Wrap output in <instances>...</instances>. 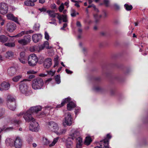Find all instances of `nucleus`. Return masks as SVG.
<instances>
[{"label":"nucleus","mask_w":148,"mask_h":148,"mask_svg":"<svg viewBox=\"0 0 148 148\" xmlns=\"http://www.w3.org/2000/svg\"><path fill=\"white\" fill-rule=\"evenodd\" d=\"M32 87L34 90L40 89L44 85L43 81L40 77L34 79L32 82Z\"/></svg>","instance_id":"f257e3e1"},{"label":"nucleus","mask_w":148,"mask_h":148,"mask_svg":"<svg viewBox=\"0 0 148 148\" xmlns=\"http://www.w3.org/2000/svg\"><path fill=\"white\" fill-rule=\"evenodd\" d=\"M7 105L8 108L14 111L16 108V104L15 98L11 95H8L7 97Z\"/></svg>","instance_id":"f03ea898"},{"label":"nucleus","mask_w":148,"mask_h":148,"mask_svg":"<svg viewBox=\"0 0 148 148\" xmlns=\"http://www.w3.org/2000/svg\"><path fill=\"white\" fill-rule=\"evenodd\" d=\"M27 79H25L21 82L19 85V89L21 92L24 94L25 95H29V91L28 90V87L25 81H28Z\"/></svg>","instance_id":"7ed1b4c3"},{"label":"nucleus","mask_w":148,"mask_h":148,"mask_svg":"<svg viewBox=\"0 0 148 148\" xmlns=\"http://www.w3.org/2000/svg\"><path fill=\"white\" fill-rule=\"evenodd\" d=\"M38 61L37 57L34 54H31L28 57V64L30 66H35Z\"/></svg>","instance_id":"20e7f679"},{"label":"nucleus","mask_w":148,"mask_h":148,"mask_svg":"<svg viewBox=\"0 0 148 148\" xmlns=\"http://www.w3.org/2000/svg\"><path fill=\"white\" fill-rule=\"evenodd\" d=\"M72 123V120L71 117V115L70 113L68 112L65 114V115L64 120L63 121V125L70 126Z\"/></svg>","instance_id":"39448f33"},{"label":"nucleus","mask_w":148,"mask_h":148,"mask_svg":"<svg viewBox=\"0 0 148 148\" xmlns=\"http://www.w3.org/2000/svg\"><path fill=\"white\" fill-rule=\"evenodd\" d=\"M31 41V36L29 35L25 36L24 37L18 40V42L23 46H25L29 44Z\"/></svg>","instance_id":"423d86ee"},{"label":"nucleus","mask_w":148,"mask_h":148,"mask_svg":"<svg viewBox=\"0 0 148 148\" xmlns=\"http://www.w3.org/2000/svg\"><path fill=\"white\" fill-rule=\"evenodd\" d=\"M32 114L29 110L25 112L23 117L26 122H31L35 121V119L32 116Z\"/></svg>","instance_id":"0eeeda50"},{"label":"nucleus","mask_w":148,"mask_h":148,"mask_svg":"<svg viewBox=\"0 0 148 148\" xmlns=\"http://www.w3.org/2000/svg\"><path fill=\"white\" fill-rule=\"evenodd\" d=\"M8 5L5 3H0V13L2 14H6L8 12Z\"/></svg>","instance_id":"6e6552de"},{"label":"nucleus","mask_w":148,"mask_h":148,"mask_svg":"<svg viewBox=\"0 0 148 148\" xmlns=\"http://www.w3.org/2000/svg\"><path fill=\"white\" fill-rule=\"evenodd\" d=\"M29 130L32 131L37 132L39 129L38 123L35 121H32L30 123L29 126Z\"/></svg>","instance_id":"1a4fd4ad"},{"label":"nucleus","mask_w":148,"mask_h":148,"mask_svg":"<svg viewBox=\"0 0 148 148\" xmlns=\"http://www.w3.org/2000/svg\"><path fill=\"white\" fill-rule=\"evenodd\" d=\"M14 146L16 148H21L22 145V140L21 138L17 137L14 141Z\"/></svg>","instance_id":"9d476101"},{"label":"nucleus","mask_w":148,"mask_h":148,"mask_svg":"<svg viewBox=\"0 0 148 148\" xmlns=\"http://www.w3.org/2000/svg\"><path fill=\"white\" fill-rule=\"evenodd\" d=\"M42 36L40 34H35L32 36V39L35 43H37L42 38Z\"/></svg>","instance_id":"9b49d317"},{"label":"nucleus","mask_w":148,"mask_h":148,"mask_svg":"<svg viewBox=\"0 0 148 148\" xmlns=\"http://www.w3.org/2000/svg\"><path fill=\"white\" fill-rule=\"evenodd\" d=\"M7 30L10 32H13L15 29V26L13 23H8L6 26Z\"/></svg>","instance_id":"f8f14e48"},{"label":"nucleus","mask_w":148,"mask_h":148,"mask_svg":"<svg viewBox=\"0 0 148 148\" xmlns=\"http://www.w3.org/2000/svg\"><path fill=\"white\" fill-rule=\"evenodd\" d=\"M52 60L50 58L45 59L44 61V66L46 68H49L52 65Z\"/></svg>","instance_id":"ddd939ff"},{"label":"nucleus","mask_w":148,"mask_h":148,"mask_svg":"<svg viewBox=\"0 0 148 148\" xmlns=\"http://www.w3.org/2000/svg\"><path fill=\"white\" fill-rule=\"evenodd\" d=\"M50 141L47 138H43V143L45 145H49L50 147H52L56 144V138H54L51 144H49Z\"/></svg>","instance_id":"4468645a"},{"label":"nucleus","mask_w":148,"mask_h":148,"mask_svg":"<svg viewBox=\"0 0 148 148\" xmlns=\"http://www.w3.org/2000/svg\"><path fill=\"white\" fill-rule=\"evenodd\" d=\"M41 107L40 106H37L31 107L29 110L32 113L34 112H37L41 109Z\"/></svg>","instance_id":"2eb2a0df"},{"label":"nucleus","mask_w":148,"mask_h":148,"mask_svg":"<svg viewBox=\"0 0 148 148\" xmlns=\"http://www.w3.org/2000/svg\"><path fill=\"white\" fill-rule=\"evenodd\" d=\"M1 86L2 87L3 90H7L10 87V84L8 82H4L1 84Z\"/></svg>","instance_id":"dca6fc26"},{"label":"nucleus","mask_w":148,"mask_h":148,"mask_svg":"<svg viewBox=\"0 0 148 148\" xmlns=\"http://www.w3.org/2000/svg\"><path fill=\"white\" fill-rule=\"evenodd\" d=\"M17 71V69L16 68L12 67L8 69V73L10 75L12 76L16 73Z\"/></svg>","instance_id":"f3484780"},{"label":"nucleus","mask_w":148,"mask_h":148,"mask_svg":"<svg viewBox=\"0 0 148 148\" xmlns=\"http://www.w3.org/2000/svg\"><path fill=\"white\" fill-rule=\"evenodd\" d=\"M56 123L53 121H50L49 123L48 127L50 130L52 131L55 132L56 129Z\"/></svg>","instance_id":"a211bd4d"},{"label":"nucleus","mask_w":148,"mask_h":148,"mask_svg":"<svg viewBox=\"0 0 148 148\" xmlns=\"http://www.w3.org/2000/svg\"><path fill=\"white\" fill-rule=\"evenodd\" d=\"M14 140L9 138L6 139L5 140V143L7 146H10L11 147H13L14 145Z\"/></svg>","instance_id":"6ab92c4d"},{"label":"nucleus","mask_w":148,"mask_h":148,"mask_svg":"<svg viewBox=\"0 0 148 148\" xmlns=\"http://www.w3.org/2000/svg\"><path fill=\"white\" fill-rule=\"evenodd\" d=\"M6 16L8 19L12 20L16 23L18 22L17 18L14 17L12 14H8Z\"/></svg>","instance_id":"aec40b11"},{"label":"nucleus","mask_w":148,"mask_h":148,"mask_svg":"<svg viewBox=\"0 0 148 148\" xmlns=\"http://www.w3.org/2000/svg\"><path fill=\"white\" fill-rule=\"evenodd\" d=\"M74 138H68L66 142V145L68 148H70L72 145V140H73Z\"/></svg>","instance_id":"412c9836"},{"label":"nucleus","mask_w":148,"mask_h":148,"mask_svg":"<svg viewBox=\"0 0 148 148\" xmlns=\"http://www.w3.org/2000/svg\"><path fill=\"white\" fill-rule=\"evenodd\" d=\"M5 122H7L8 123L10 122L12 123L17 124H19V121L18 120H15L14 119H13L11 120L10 118H8L6 119L5 120Z\"/></svg>","instance_id":"4be33fe9"},{"label":"nucleus","mask_w":148,"mask_h":148,"mask_svg":"<svg viewBox=\"0 0 148 148\" xmlns=\"http://www.w3.org/2000/svg\"><path fill=\"white\" fill-rule=\"evenodd\" d=\"M76 106L75 104L72 102H69L67 105V108L68 110H71Z\"/></svg>","instance_id":"5701e85b"},{"label":"nucleus","mask_w":148,"mask_h":148,"mask_svg":"<svg viewBox=\"0 0 148 148\" xmlns=\"http://www.w3.org/2000/svg\"><path fill=\"white\" fill-rule=\"evenodd\" d=\"M8 39L7 37L4 35L0 36V42L3 43L6 42Z\"/></svg>","instance_id":"b1692460"},{"label":"nucleus","mask_w":148,"mask_h":148,"mask_svg":"<svg viewBox=\"0 0 148 148\" xmlns=\"http://www.w3.org/2000/svg\"><path fill=\"white\" fill-rule=\"evenodd\" d=\"M71 136L74 139L76 138V137H78L79 135V132L77 130H72V133L71 134Z\"/></svg>","instance_id":"393cba45"},{"label":"nucleus","mask_w":148,"mask_h":148,"mask_svg":"<svg viewBox=\"0 0 148 148\" xmlns=\"http://www.w3.org/2000/svg\"><path fill=\"white\" fill-rule=\"evenodd\" d=\"M45 47L48 49H50L52 48L51 47H49V42L47 41L45 42L43 45L41 46L40 48L42 49H43Z\"/></svg>","instance_id":"a878e982"},{"label":"nucleus","mask_w":148,"mask_h":148,"mask_svg":"<svg viewBox=\"0 0 148 148\" xmlns=\"http://www.w3.org/2000/svg\"><path fill=\"white\" fill-rule=\"evenodd\" d=\"M47 12L48 13L49 16L50 17L54 18L56 16V13L54 10H47Z\"/></svg>","instance_id":"bb28decb"},{"label":"nucleus","mask_w":148,"mask_h":148,"mask_svg":"<svg viewBox=\"0 0 148 148\" xmlns=\"http://www.w3.org/2000/svg\"><path fill=\"white\" fill-rule=\"evenodd\" d=\"M92 141V140L91 137L90 136H87L86 138L84 143L86 145H89Z\"/></svg>","instance_id":"cd10ccee"},{"label":"nucleus","mask_w":148,"mask_h":148,"mask_svg":"<svg viewBox=\"0 0 148 148\" xmlns=\"http://www.w3.org/2000/svg\"><path fill=\"white\" fill-rule=\"evenodd\" d=\"M24 4L25 5L27 6H33L35 5L34 3H33L29 0L25 1L24 2Z\"/></svg>","instance_id":"c85d7f7f"},{"label":"nucleus","mask_w":148,"mask_h":148,"mask_svg":"<svg viewBox=\"0 0 148 148\" xmlns=\"http://www.w3.org/2000/svg\"><path fill=\"white\" fill-rule=\"evenodd\" d=\"M79 14L78 12H76L75 10L73 9H72L71 10V15L72 17H74L76 16L77 15Z\"/></svg>","instance_id":"c756f323"},{"label":"nucleus","mask_w":148,"mask_h":148,"mask_svg":"<svg viewBox=\"0 0 148 148\" xmlns=\"http://www.w3.org/2000/svg\"><path fill=\"white\" fill-rule=\"evenodd\" d=\"M104 144V147L105 148H110L108 146L109 141L108 140L104 139L101 141Z\"/></svg>","instance_id":"7c9ffc66"},{"label":"nucleus","mask_w":148,"mask_h":148,"mask_svg":"<svg viewBox=\"0 0 148 148\" xmlns=\"http://www.w3.org/2000/svg\"><path fill=\"white\" fill-rule=\"evenodd\" d=\"M4 45L10 47H15V44L14 42H8L5 43Z\"/></svg>","instance_id":"2f4dec72"},{"label":"nucleus","mask_w":148,"mask_h":148,"mask_svg":"<svg viewBox=\"0 0 148 148\" xmlns=\"http://www.w3.org/2000/svg\"><path fill=\"white\" fill-rule=\"evenodd\" d=\"M22 77V76L21 75H20L14 77L12 79V80L14 82H17Z\"/></svg>","instance_id":"473e14b6"},{"label":"nucleus","mask_w":148,"mask_h":148,"mask_svg":"<svg viewBox=\"0 0 148 148\" xmlns=\"http://www.w3.org/2000/svg\"><path fill=\"white\" fill-rule=\"evenodd\" d=\"M24 34H26L25 31H22L17 35L12 36V37H20Z\"/></svg>","instance_id":"72a5a7b5"},{"label":"nucleus","mask_w":148,"mask_h":148,"mask_svg":"<svg viewBox=\"0 0 148 148\" xmlns=\"http://www.w3.org/2000/svg\"><path fill=\"white\" fill-rule=\"evenodd\" d=\"M124 6L126 10L127 11L131 10L132 8V5H128L127 4H125Z\"/></svg>","instance_id":"f704fd0d"},{"label":"nucleus","mask_w":148,"mask_h":148,"mask_svg":"<svg viewBox=\"0 0 148 148\" xmlns=\"http://www.w3.org/2000/svg\"><path fill=\"white\" fill-rule=\"evenodd\" d=\"M47 72L48 73V75H49L51 76H53L55 73L56 71H53L52 70H51L50 71H47Z\"/></svg>","instance_id":"c9c22d12"},{"label":"nucleus","mask_w":148,"mask_h":148,"mask_svg":"<svg viewBox=\"0 0 148 148\" xmlns=\"http://www.w3.org/2000/svg\"><path fill=\"white\" fill-rule=\"evenodd\" d=\"M64 9V4L62 3L58 8V9L60 12H62Z\"/></svg>","instance_id":"e433bc0d"},{"label":"nucleus","mask_w":148,"mask_h":148,"mask_svg":"<svg viewBox=\"0 0 148 148\" xmlns=\"http://www.w3.org/2000/svg\"><path fill=\"white\" fill-rule=\"evenodd\" d=\"M40 27L39 24L37 23L34 25L33 27V29L35 31H37L39 30Z\"/></svg>","instance_id":"4c0bfd02"},{"label":"nucleus","mask_w":148,"mask_h":148,"mask_svg":"<svg viewBox=\"0 0 148 148\" xmlns=\"http://www.w3.org/2000/svg\"><path fill=\"white\" fill-rule=\"evenodd\" d=\"M60 82V75H57L56 76V83L59 84Z\"/></svg>","instance_id":"58836bf2"},{"label":"nucleus","mask_w":148,"mask_h":148,"mask_svg":"<svg viewBox=\"0 0 148 148\" xmlns=\"http://www.w3.org/2000/svg\"><path fill=\"white\" fill-rule=\"evenodd\" d=\"M19 59L20 62L22 63L25 64L27 62L25 58H19Z\"/></svg>","instance_id":"ea45409f"},{"label":"nucleus","mask_w":148,"mask_h":148,"mask_svg":"<svg viewBox=\"0 0 148 148\" xmlns=\"http://www.w3.org/2000/svg\"><path fill=\"white\" fill-rule=\"evenodd\" d=\"M77 142L79 143V144H80L82 142V138L79 136L77 138H75Z\"/></svg>","instance_id":"a19ab883"},{"label":"nucleus","mask_w":148,"mask_h":148,"mask_svg":"<svg viewBox=\"0 0 148 148\" xmlns=\"http://www.w3.org/2000/svg\"><path fill=\"white\" fill-rule=\"evenodd\" d=\"M13 56V53L11 51H8L7 52L6 57L9 58V57L12 56Z\"/></svg>","instance_id":"79ce46f5"},{"label":"nucleus","mask_w":148,"mask_h":148,"mask_svg":"<svg viewBox=\"0 0 148 148\" xmlns=\"http://www.w3.org/2000/svg\"><path fill=\"white\" fill-rule=\"evenodd\" d=\"M56 15H57V18L60 21L62 20L63 16V15H61L59 13H56Z\"/></svg>","instance_id":"37998d69"},{"label":"nucleus","mask_w":148,"mask_h":148,"mask_svg":"<svg viewBox=\"0 0 148 148\" xmlns=\"http://www.w3.org/2000/svg\"><path fill=\"white\" fill-rule=\"evenodd\" d=\"M62 20H63L64 22H67L68 20L67 19V15H63Z\"/></svg>","instance_id":"c03bdc74"},{"label":"nucleus","mask_w":148,"mask_h":148,"mask_svg":"<svg viewBox=\"0 0 148 148\" xmlns=\"http://www.w3.org/2000/svg\"><path fill=\"white\" fill-rule=\"evenodd\" d=\"M45 38L47 40H48L49 39V35L48 33L47 32H45Z\"/></svg>","instance_id":"a18cd8bd"},{"label":"nucleus","mask_w":148,"mask_h":148,"mask_svg":"<svg viewBox=\"0 0 148 148\" xmlns=\"http://www.w3.org/2000/svg\"><path fill=\"white\" fill-rule=\"evenodd\" d=\"M76 25L77 27H78V28L82 27V26L80 22L79 21H77L76 22Z\"/></svg>","instance_id":"49530a36"},{"label":"nucleus","mask_w":148,"mask_h":148,"mask_svg":"<svg viewBox=\"0 0 148 148\" xmlns=\"http://www.w3.org/2000/svg\"><path fill=\"white\" fill-rule=\"evenodd\" d=\"M5 113V110L3 109L0 110V117H1Z\"/></svg>","instance_id":"de8ad7c7"},{"label":"nucleus","mask_w":148,"mask_h":148,"mask_svg":"<svg viewBox=\"0 0 148 148\" xmlns=\"http://www.w3.org/2000/svg\"><path fill=\"white\" fill-rule=\"evenodd\" d=\"M62 132L61 131V129L59 127H58L57 131H56V134L58 135H59L62 134Z\"/></svg>","instance_id":"09e8293b"},{"label":"nucleus","mask_w":148,"mask_h":148,"mask_svg":"<svg viewBox=\"0 0 148 148\" xmlns=\"http://www.w3.org/2000/svg\"><path fill=\"white\" fill-rule=\"evenodd\" d=\"M48 75V73L47 72L46 74H45L44 73H41L39 74V76L40 77H45L47 76Z\"/></svg>","instance_id":"8fccbe9b"},{"label":"nucleus","mask_w":148,"mask_h":148,"mask_svg":"<svg viewBox=\"0 0 148 148\" xmlns=\"http://www.w3.org/2000/svg\"><path fill=\"white\" fill-rule=\"evenodd\" d=\"M67 102L65 101L64 100V101L61 103V105H60L58 106L57 107L58 108L60 107L63 106L66 103H67Z\"/></svg>","instance_id":"3c124183"},{"label":"nucleus","mask_w":148,"mask_h":148,"mask_svg":"<svg viewBox=\"0 0 148 148\" xmlns=\"http://www.w3.org/2000/svg\"><path fill=\"white\" fill-rule=\"evenodd\" d=\"M104 2L106 6H109V2L108 0H104Z\"/></svg>","instance_id":"603ef678"},{"label":"nucleus","mask_w":148,"mask_h":148,"mask_svg":"<svg viewBox=\"0 0 148 148\" xmlns=\"http://www.w3.org/2000/svg\"><path fill=\"white\" fill-rule=\"evenodd\" d=\"M25 53L24 52H21L20 54V58H25Z\"/></svg>","instance_id":"864d4df0"},{"label":"nucleus","mask_w":148,"mask_h":148,"mask_svg":"<svg viewBox=\"0 0 148 148\" xmlns=\"http://www.w3.org/2000/svg\"><path fill=\"white\" fill-rule=\"evenodd\" d=\"M51 19V21L49 22V23L51 24H55L56 23V20L54 18H53Z\"/></svg>","instance_id":"5fc2aeb1"},{"label":"nucleus","mask_w":148,"mask_h":148,"mask_svg":"<svg viewBox=\"0 0 148 148\" xmlns=\"http://www.w3.org/2000/svg\"><path fill=\"white\" fill-rule=\"evenodd\" d=\"M37 72L36 71H35L32 70H30L27 72V73L28 74H35Z\"/></svg>","instance_id":"6e6d98bb"},{"label":"nucleus","mask_w":148,"mask_h":148,"mask_svg":"<svg viewBox=\"0 0 148 148\" xmlns=\"http://www.w3.org/2000/svg\"><path fill=\"white\" fill-rule=\"evenodd\" d=\"M52 78H49L45 81V83L46 84H48L52 80Z\"/></svg>","instance_id":"4d7b16f0"},{"label":"nucleus","mask_w":148,"mask_h":148,"mask_svg":"<svg viewBox=\"0 0 148 148\" xmlns=\"http://www.w3.org/2000/svg\"><path fill=\"white\" fill-rule=\"evenodd\" d=\"M67 26V24L66 23H64L63 24V27L61 28V29L62 30H65L64 28L66 27Z\"/></svg>","instance_id":"13d9d810"},{"label":"nucleus","mask_w":148,"mask_h":148,"mask_svg":"<svg viewBox=\"0 0 148 148\" xmlns=\"http://www.w3.org/2000/svg\"><path fill=\"white\" fill-rule=\"evenodd\" d=\"M0 20L2 21L1 23V25L2 26L4 24L5 20L3 19L1 16H0Z\"/></svg>","instance_id":"bf43d9fd"},{"label":"nucleus","mask_w":148,"mask_h":148,"mask_svg":"<svg viewBox=\"0 0 148 148\" xmlns=\"http://www.w3.org/2000/svg\"><path fill=\"white\" fill-rule=\"evenodd\" d=\"M47 110L45 109V110L44 112H42L41 113V115H40V116H38L39 117H41V116H42V115H44L45 114H47Z\"/></svg>","instance_id":"052dcab7"},{"label":"nucleus","mask_w":148,"mask_h":148,"mask_svg":"<svg viewBox=\"0 0 148 148\" xmlns=\"http://www.w3.org/2000/svg\"><path fill=\"white\" fill-rule=\"evenodd\" d=\"M34 32V31L32 30L25 31L26 34H28L32 33Z\"/></svg>","instance_id":"680f3d73"},{"label":"nucleus","mask_w":148,"mask_h":148,"mask_svg":"<svg viewBox=\"0 0 148 148\" xmlns=\"http://www.w3.org/2000/svg\"><path fill=\"white\" fill-rule=\"evenodd\" d=\"M71 99L69 97H67L66 99H65L64 100L65 101L67 102V103H69L70 102V101H71Z\"/></svg>","instance_id":"e2e57ef3"},{"label":"nucleus","mask_w":148,"mask_h":148,"mask_svg":"<svg viewBox=\"0 0 148 148\" xmlns=\"http://www.w3.org/2000/svg\"><path fill=\"white\" fill-rule=\"evenodd\" d=\"M25 112H21L20 113L17 114L16 116H18V117H19L22 115H23H23L24 114Z\"/></svg>","instance_id":"0e129e2a"},{"label":"nucleus","mask_w":148,"mask_h":148,"mask_svg":"<svg viewBox=\"0 0 148 148\" xmlns=\"http://www.w3.org/2000/svg\"><path fill=\"white\" fill-rule=\"evenodd\" d=\"M50 8L51 9H53L56 8V5L54 4H52L51 5Z\"/></svg>","instance_id":"69168bd1"},{"label":"nucleus","mask_w":148,"mask_h":148,"mask_svg":"<svg viewBox=\"0 0 148 148\" xmlns=\"http://www.w3.org/2000/svg\"><path fill=\"white\" fill-rule=\"evenodd\" d=\"M69 1H67L66 2L64 3V5L67 6V8H68L69 7Z\"/></svg>","instance_id":"338daca9"},{"label":"nucleus","mask_w":148,"mask_h":148,"mask_svg":"<svg viewBox=\"0 0 148 148\" xmlns=\"http://www.w3.org/2000/svg\"><path fill=\"white\" fill-rule=\"evenodd\" d=\"M39 10L41 12H45L46 11V9L45 8H42L39 9Z\"/></svg>","instance_id":"774afa93"}]
</instances>
